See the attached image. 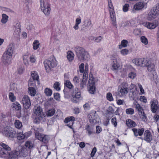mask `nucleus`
Segmentation results:
<instances>
[{
    "instance_id": "f257e3e1",
    "label": "nucleus",
    "mask_w": 159,
    "mask_h": 159,
    "mask_svg": "<svg viewBox=\"0 0 159 159\" xmlns=\"http://www.w3.org/2000/svg\"><path fill=\"white\" fill-rule=\"evenodd\" d=\"M74 50L79 60L83 61L89 59V54L83 48L80 47H76L75 48Z\"/></svg>"
},
{
    "instance_id": "f03ea898",
    "label": "nucleus",
    "mask_w": 159,
    "mask_h": 159,
    "mask_svg": "<svg viewBox=\"0 0 159 159\" xmlns=\"http://www.w3.org/2000/svg\"><path fill=\"white\" fill-rule=\"evenodd\" d=\"M72 98L71 100L75 103H78L82 100L81 93L80 90L77 88H75L70 92Z\"/></svg>"
},
{
    "instance_id": "7ed1b4c3",
    "label": "nucleus",
    "mask_w": 159,
    "mask_h": 159,
    "mask_svg": "<svg viewBox=\"0 0 159 159\" xmlns=\"http://www.w3.org/2000/svg\"><path fill=\"white\" fill-rule=\"evenodd\" d=\"M33 112L35 119L34 122L36 123H39L40 120H42L44 117L42 109L40 106H35L34 108Z\"/></svg>"
},
{
    "instance_id": "20e7f679",
    "label": "nucleus",
    "mask_w": 159,
    "mask_h": 159,
    "mask_svg": "<svg viewBox=\"0 0 159 159\" xmlns=\"http://www.w3.org/2000/svg\"><path fill=\"white\" fill-rule=\"evenodd\" d=\"M44 65L46 72H49L52 69L56 66L57 63L56 59L54 57H52L45 60Z\"/></svg>"
},
{
    "instance_id": "39448f33",
    "label": "nucleus",
    "mask_w": 159,
    "mask_h": 159,
    "mask_svg": "<svg viewBox=\"0 0 159 159\" xmlns=\"http://www.w3.org/2000/svg\"><path fill=\"white\" fill-rule=\"evenodd\" d=\"M23 60L25 65L26 66H28L29 65V61L32 64L35 63L37 61V58L34 55H32L29 57L27 54L24 55L23 56Z\"/></svg>"
},
{
    "instance_id": "423d86ee",
    "label": "nucleus",
    "mask_w": 159,
    "mask_h": 159,
    "mask_svg": "<svg viewBox=\"0 0 159 159\" xmlns=\"http://www.w3.org/2000/svg\"><path fill=\"white\" fill-rule=\"evenodd\" d=\"M12 57V55L4 52L1 58L2 63L6 66L10 65L11 63Z\"/></svg>"
},
{
    "instance_id": "0eeeda50",
    "label": "nucleus",
    "mask_w": 159,
    "mask_h": 159,
    "mask_svg": "<svg viewBox=\"0 0 159 159\" xmlns=\"http://www.w3.org/2000/svg\"><path fill=\"white\" fill-rule=\"evenodd\" d=\"M0 146L3 148H0V157H4L8 153L7 151H11V148L8 145L2 143H0Z\"/></svg>"
},
{
    "instance_id": "6e6552de",
    "label": "nucleus",
    "mask_w": 159,
    "mask_h": 159,
    "mask_svg": "<svg viewBox=\"0 0 159 159\" xmlns=\"http://www.w3.org/2000/svg\"><path fill=\"white\" fill-rule=\"evenodd\" d=\"M38 130H39L38 129H37V130H36V132L35 133L36 138L45 143H47L50 139L49 136L48 135H44L39 133L38 132L39 131Z\"/></svg>"
},
{
    "instance_id": "1a4fd4ad",
    "label": "nucleus",
    "mask_w": 159,
    "mask_h": 159,
    "mask_svg": "<svg viewBox=\"0 0 159 159\" xmlns=\"http://www.w3.org/2000/svg\"><path fill=\"white\" fill-rule=\"evenodd\" d=\"M111 61L112 62V69L113 70H117L120 67L119 64V58L116 55L113 56L111 57Z\"/></svg>"
},
{
    "instance_id": "9d476101",
    "label": "nucleus",
    "mask_w": 159,
    "mask_h": 159,
    "mask_svg": "<svg viewBox=\"0 0 159 159\" xmlns=\"http://www.w3.org/2000/svg\"><path fill=\"white\" fill-rule=\"evenodd\" d=\"M88 117L91 123L95 124L100 121L99 118L96 114V111H93L89 114Z\"/></svg>"
},
{
    "instance_id": "9b49d317",
    "label": "nucleus",
    "mask_w": 159,
    "mask_h": 159,
    "mask_svg": "<svg viewBox=\"0 0 159 159\" xmlns=\"http://www.w3.org/2000/svg\"><path fill=\"white\" fill-rule=\"evenodd\" d=\"M148 59L142 58H136L133 59L132 62L138 66H144L146 64Z\"/></svg>"
},
{
    "instance_id": "f8f14e48",
    "label": "nucleus",
    "mask_w": 159,
    "mask_h": 159,
    "mask_svg": "<svg viewBox=\"0 0 159 159\" xmlns=\"http://www.w3.org/2000/svg\"><path fill=\"white\" fill-rule=\"evenodd\" d=\"M143 25L145 27L150 30L155 29L158 25V22L154 21L152 22H144Z\"/></svg>"
},
{
    "instance_id": "ddd939ff",
    "label": "nucleus",
    "mask_w": 159,
    "mask_h": 159,
    "mask_svg": "<svg viewBox=\"0 0 159 159\" xmlns=\"http://www.w3.org/2000/svg\"><path fill=\"white\" fill-rule=\"evenodd\" d=\"M21 103H22L24 108L26 109H28L31 106V102L30 98L26 95H24L22 100Z\"/></svg>"
},
{
    "instance_id": "4468645a",
    "label": "nucleus",
    "mask_w": 159,
    "mask_h": 159,
    "mask_svg": "<svg viewBox=\"0 0 159 159\" xmlns=\"http://www.w3.org/2000/svg\"><path fill=\"white\" fill-rule=\"evenodd\" d=\"M150 104L151 111L153 113H155L159 108L158 101L155 99H153L151 101Z\"/></svg>"
},
{
    "instance_id": "2eb2a0df",
    "label": "nucleus",
    "mask_w": 159,
    "mask_h": 159,
    "mask_svg": "<svg viewBox=\"0 0 159 159\" xmlns=\"http://www.w3.org/2000/svg\"><path fill=\"white\" fill-rule=\"evenodd\" d=\"M18 148L19 150L15 151L18 156L25 157L28 155V151L25 148L19 146Z\"/></svg>"
},
{
    "instance_id": "dca6fc26",
    "label": "nucleus",
    "mask_w": 159,
    "mask_h": 159,
    "mask_svg": "<svg viewBox=\"0 0 159 159\" xmlns=\"http://www.w3.org/2000/svg\"><path fill=\"white\" fill-rule=\"evenodd\" d=\"M84 64L81 63L79 66V71L80 73H84L83 75L85 74L86 76H88V72L89 70V65L88 64H86L85 69Z\"/></svg>"
},
{
    "instance_id": "f3484780",
    "label": "nucleus",
    "mask_w": 159,
    "mask_h": 159,
    "mask_svg": "<svg viewBox=\"0 0 159 159\" xmlns=\"http://www.w3.org/2000/svg\"><path fill=\"white\" fill-rule=\"evenodd\" d=\"M31 133L30 132H27L23 133V132H18L17 133L16 137L17 139L19 140H22L25 138H27L30 136Z\"/></svg>"
},
{
    "instance_id": "a211bd4d",
    "label": "nucleus",
    "mask_w": 159,
    "mask_h": 159,
    "mask_svg": "<svg viewBox=\"0 0 159 159\" xmlns=\"http://www.w3.org/2000/svg\"><path fill=\"white\" fill-rule=\"evenodd\" d=\"M40 8L41 10H50L51 9L50 4L48 3L46 0H40Z\"/></svg>"
},
{
    "instance_id": "6ab92c4d",
    "label": "nucleus",
    "mask_w": 159,
    "mask_h": 159,
    "mask_svg": "<svg viewBox=\"0 0 159 159\" xmlns=\"http://www.w3.org/2000/svg\"><path fill=\"white\" fill-rule=\"evenodd\" d=\"M159 14V11H151L148 14V19L151 20L156 18Z\"/></svg>"
},
{
    "instance_id": "aec40b11",
    "label": "nucleus",
    "mask_w": 159,
    "mask_h": 159,
    "mask_svg": "<svg viewBox=\"0 0 159 159\" xmlns=\"http://www.w3.org/2000/svg\"><path fill=\"white\" fill-rule=\"evenodd\" d=\"M15 49V45L14 43H11L8 45L6 50L5 52L13 55Z\"/></svg>"
},
{
    "instance_id": "412c9836",
    "label": "nucleus",
    "mask_w": 159,
    "mask_h": 159,
    "mask_svg": "<svg viewBox=\"0 0 159 159\" xmlns=\"http://www.w3.org/2000/svg\"><path fill=\"white\" fill-rule=\"evenodd\" d=\"M132 130L135 136L137 137L138 136H141L143 134L144 129L143 128L138 129L134 128L132 129Z\"/></svg>"
},
{
    "instance_id": "4be33fe9",
    "label": "nucleus",
    "mask_w": 159,
    "mask_h": 159,
    "mask_svg": "<svg viewBox=\"0 0 159 159\" xmlns=\"http://www.w3.org/2000/svg\"><path fill=\"white\" fill-rule=\"evenodd\" d=\"M30 78L35 80L37 82L39 85L40 84L39 81V76L38 72L35 71H32L31 72V77Z\"/></svg>"
},
{
    "instance_id": "5701e85b",
    "label": "nucleus",
    "mask_w": 159,
    "mask_h": 159,
    "mask_svg": "<svg viewBox=\"0 0 159 159\" xmlns=\"http://www.w3.org/2000/svg\"><path fill=\"white\" fill-rule=\"evenodd\" d=\"M144 139L148 142L152 140V136L150 132L148 130H146L144 134Z\"/></svg>"
},
{
    "instance_id": "b1692460",
    "label": "nucleus",
    "mask_w": 159,
    "mask_h": 159,
    "mask_svg": "<svg viewBox=\"0 0 159 159\" xmlns=\"http://www.w3.org/2000/svg\"><path fill=\"white\" fill-rule=\"evenodd\" d=\"M119 95L120 97H123L125 96L128 93V88H119Z\"/></svg>"
},
{
    "instance_id": "393cba45",
    "label": "nucleus",
    "mask_w": 159,
    "mask_h": 159,
    "mask_svg": "<svg viewBox=\"0 0 159 159\" xmlns=\"http://www.w3.org/2000/svg\"><path fill=\"white\" fill-rule=\"evenodd\" d=\"M111 19L113 25L116 26V14L114 11H110V12Z\"/></svg>"
},
{
    "instance_id": "a878e982",
    "label": "nucleus",
    "mask_w": 159,
    "mask_h": 159,
    "mask_svg": "<svg viewBox=\"0 0 159 159\" xmlns=\"http://www.w3.org/2000/svg\"><path fill=\"white\" fill-rule=\"evenodd\" d=\"M10 89L11 90L13 91L16 93H18L20 92V89L19 86L14 83H11L10 85Z\"/></svg>"
},
{
    "instance_id": "bb28decb",
    "label": "nucleus",
    "mask_w": 159,
    "mask_h": 159,
    "mask_svg": "<svg viewBox=\"0 0 159 159\" xmlns=\"http://www.w3.org/2000/svg\"><path fill=\"white\" fill-rule=\"evenodd\" d=\"M145 6V4L144 3V2H143L137 3L134 5V7L135 10H140L143 8Z\"/></svg>"
},
{
    "instance_id": "cd10ccee",
    "label": "nucleus",
    "mask_w": 159,
    "mask_h": 159,
    "mask_svg": "<svg viewBox=\"0 0 159 159\" xmlns=\"http://www.w3.org/2000/svg\"><path fill=\"white\" fill-rule=\"evenodd\" d=\"M145 66H147L148 70L149 71H152L154 69V64L152 63L148 59L147 60Z\"/></svg>"
},
{
    "instance_id": "c85d7f7f",
    "label": "nucleus",
    "mask_w": 159,
    "mask_h": 159,
    "mask_svg": "<svg viewBox=\"0 0 159 159\" xmlns=\"http://www.w3.org/2000/svg\"><path fill=\"white\" fill-rule=\"evenodd\" d=\"M74 54L71 51H68L67 53L66 57L70 62L72 61L74 59Z\"/></svg>"
},
{
    "instance_id": "c756f323",
    "label": "nucleus",
    "mask_w": 159,
    "mask_h": 159,
    "mask_svg": "<svg viewBox=\"0 0 159 159\" xmlns=\"http://www.w3.org/2000/svg\"><path fill=\"white\" fill-rule=\"evenodd\" d=\"M132 94L131 95V97L133 98L134 100H136L138 99L139 93L137 90L136 88L134 91L131 92Z\"/></svg>"
},
{
    "instance_id": "7c9ffc66",
    "label": "nucleus",
    "mask_w": 159,
    "mask_h": 159,
    "mask_svg": "<svg viewBox=\"0 0 159 159\" xmlns=\"http://www.w3.org/2000/svg\"><path fill=\"white\" fill-rule=\"evenodd\" d=\"M88 76H86L85 74L83 75V80L80 84V86L81 88H84L86 85L87 82V79Z\"/></svg>"
},
{
    "instance_id": "2f4dec72",
    "label": "nucleus",
    "mask_w": 159,
    "mask_h": 159,
    "mask_svg": "<svg viewBox=\"0 0 159 159\" xmlns=\"http://www.w3.org/2000/svg\"><path fill=\"white\" fill-rule=\"evenodd\" d=\"M126 125L129 127H133L136 125V123L130 119H128L126 120Z\"/></svg>"
},
{
    "instance_id": "473e14b6",
    "label": "nucleus",
    "mask_w": 159,
    "mask_h": 159,
    "mask_svg": "<svg viewBox=\"0 0 159 159\" xmlns=\"http://www.w3.org/2000/svg\"><path fill=\"white\" fill-rule=\"evenodd\" d=\"M95 89V85L88 84V90L90 93L91 94H94L96 91Z\"/></svg>"
},
{
    "instance_id": "72a5a7b5",
    "label": "nucleus",
    "mask_w": 159,
    "mask_h": 159,
    "mask_svg": "<svg viewBox=\"0 0 159 159\" xmlns=\"http://www.w3.org/2000/svg\"><path fill=\"white\" fill-rule=\"evenodd\" d=\"M128 43V41L124 39L122 40L120 44L118 46L119 49H121L123 48L126 47L127 46Z\"/></svg>"
},
{
    "instance_id": "f704fd0d",
    "label": "nucleus",
    "mask_w": 159,
    "mask_h": 159,
    "mask_svg": "<svg viewBox=\"0 0 159 159\" xmlns=\"http://www.w3.org/2000/svg\"><path fill=\"white\" fill-rule=\"evenodd\" d=\"M17 156L15 152H11L8 154V159H17Z\"/></svg>"
},
{
    "instance_id": "c9c22d12",
    "label": "nucleus",
    "mask_w": 159,
    "mask_h": 159,
    "mask_svg": "<svg viewBox=\"0 0 159 159\" xmlns=\"http://www.w3.org/2000/svg\"><path fill=\"white\" fill-rule=\"evenodd\" d=\"M25 70V69L24 66H20L17 68L16 73L17 75H20L24 73Z\"/></svg>"
},
{
    "instance_id": "e433bc0d",
    "label": "nucleus",
    "mask_w": 159,
    "mask_h": 159,
    "mask_svg": "<svg viewBox=\"0 0 159 159\" xmlns=\"http://www.w3.org/2000/svg\"><path fill=\"white\" fill-rule=\"evenodd\" d=\"M8 20V16L5 14H3L2 15V18L1 21L2 23L3 24H6Z\"/></svg>"
},
{
    "instance_id": "4c0bfd02",
    "label": "nucleus",
    "mask_w": 159,
    "mask_h": 159,
    "mask_svg": "<svg viewBox=\"0 0 159 159\" xmlns=\"http://www.w3.org/2000/svg\"><path fill=\"white\" fill-rule=\"evenodd\" d=\"M12 129V128L11 127H6L3 129L2 131V133L3 134L7 137L9 133Z\"/></svg>"
},
{
    "instance_id": "58836bf2",
    "label": "nucleus",
    "mask_w": 159,
    "mask_h": 159,
    "mask_svg": "<svg viewBox=\"0 0 159 159\" xmlns=\"http://www.w3.org/2000/svg\"><path fill=\"white\" fill-rule=\"evenodd\" d=\"M134 104L135 106L136 109L138 111V112L143 111V109L142 107L137 102H134Z\"/></svg>"
},
{
    "instance_id": "ea45409f",
    "label": "nucleus",
    "mask_w": 159,
    "mask_h": 159,
    "mask_svg": "<svg viewBox=\"0 0 159 159\" xmlns=\"http://www.w3.org/2000/svg\"><path fill=\"white\" fill-rule=\"evenodd\" d=\"M11 107L14 110H19L21 108L20 104L17 102L13 103Z\"/></svg>"
},
{
    "instance_id": "a19ab883",
    "label": "nucleus",
    "mask_w": 159,
    "mask_h": 159,
    "mask_svg": "<svg viewBox=\"0 0 159 159\" xmlns=\"http://www.w3.org/2000/svg\"><path fill=\"white\" fill-rule=\"evenodd\" d=\"M138 115L139 117L142 120L145 121L146 120L147 116L144 112V111L140 112H138Z\"/></svg>"
},
{
    "instance_id": "79ce46f5",
    "label": "nucleus",
    "mask_w": 159,
    "mask_h": 159,
    "mask_svg": "<svg viewBox=\"0 0 159 159\" xmlns=\"http://www.w3.org/2000/svg\"><path fill=\"white\" fill-rule=\"evenodd\" d=\"M14 125L15 127L18 129H20L22 127V123L18 120H15Z\"/></svg>"
},
{
    "instance_id": "37998d69",
    "label": "nucleus",
    "mask_w": 159,
    "mask_h": 159,
    "mask_svg": "<svg viewBox=\"0 0 159 159\" xmlns=\"http://www.w3.org/2000/svg\"><path fill=\"white\" fill-rule=\"evenodd\" d=\"M29 93L32 96H34L36 93L35 89L33 87H30L28 89Z\"/></svg>"
},
{
    "instance_id": "c03bdc74",
    "label": "nucleus",
    "mask_w": 159,
    "mask_h": 159,
    "mask_svg": "<svg viewBox=\"0 0 159 159\" xmlns=\"http://www.w3.org/2000/svg\"><path fill=\"white\" fill-rule=\"evenodd\" d=\"M8 97L10 100L12 102H15L16 99V96L14 95V93L12 92H10L9 93Z\"/></svg>"
},
{
    "instance_id": "a18cd8bd",
    "label": "nucleus",
    "mask_w": 159,
    "mask_h": 159,
    "mask_svg": "<svg viewBox=\"0 0 159 159\" xmlns=\"http://www.w3.org/2000/svg\"><path fill=\"white\" fill-rule=\"evenodd\" d=\"M40 44L39 41L37 40H35L33 43V49L35 50H37L39 48Z\"/></svg>"
},
{
    "instance_id": "49530a36",
    "label": "nucleus",
    "mask_w": 159,
    "mask_h": 159,
    "mask_svg": "<svg viewBox=\"0 0 159 159\" xmlns=\"http://www.w3.org/2000/svg\"><path fill=\"white\" fill-rule=\"evenodd\" d=\"M65 85L68 88L71 89L74 86L70 81L69 80H66L64 82Z\"/></svg>"
},
{
    "instance_id": "de8ad7c7",
    "label": "nucleus",
    "mask_w": 159,
    "mask_h": 159,
    "mask_svg": "<svg viewBox=\"0 0 159 159\" xmlns=\"http://www.w3.org/2000/svg\"><path fill=\"white\" fill-rule=\"evenodd\" d=\"M55 112V110L54 109H51L46 112V115L48 116H52Z\"/></svg>"
},
{
    "instance_id": "09e8293b",
    "label": "nucleus",
    "mask_w": 159,
    "mask_h": 159,
    "mask_svg": "<svg viewBox=\"0 0 159 159\" xmlns=\"http://www.w3.org/2000/svg\"><path fill=\"white\" fill-rule=\"evenodd\" d=\"M44 93L47 96H50L52 95V91L51 89L47 88L44 89Z\"/></svg>"
},
{
    "instance_id": "8fccbe9b",
    "label": "nucleus",
    "mask_w": 159,
    "mask_h": 159,
    "mask_svg": "<svg viewBox=\"0 0 159 159\" xmlns=\"http://www.w3.org/2000/svg\"><path fill=\"white\" fill-rule=\"evenodd\" d=\"M95 80L92 75H89V84L95 85Z\"/></svg>"
},
{
    "instance_id": "3c124183",
    "label": "nucleus",
    "mask_w": 159,
    "mask_h": 159,
    "mask_svg": "<svg viewBox=\"0 0 159 159\" xmlns=\"http://www.w3.org/2000/svg\"><path fill=\"white\" fill-rule=\"evenodd\" d=\"M106 98L107 100L110 102L114 100L112 94L110 92H108L107 93Z\"/></svg>"
},
{
    "instance_id": "603ef678",
    "label": "nucleus",
    "mask_w": 159,
    "mask_h": 159,
    "mask_svg": "<svg viewBox=\"0 0 159 159\" xmlns=\"http://www.w3.org/2000/svg\"><path fill=\"white\" fill-rule=\"evenodd\" d=\"M16 134V131H14L13 129H12L9 133L7 137L9 138H13L15 137Z\"/></svg>"
},
{
    "instance_id": "864d4df0",
    "label": "nucleus",
    "mask_w": 159,
    "mask_h": 159,
    "mask_svg": "<svg viewBox=\"0 0 159 159\" xmlns=\"http://www.w3.org/2000/svg\"><path fill=\"white\" fill-rule=\"evenodd\" d=\"M120 53L122 56L127 55L129 52V51L127 49H123L120 51Z\"/></svg>"
},
{
    "instance_id": "5fc2aeb1",
    "label": "nucleus",
    "mask_w": 159,
    "mask_h": 159,
    "mask_svg": "<svg viewBox=\"0 0 159 159\" xmlns=\"http://www.w3.org/2000/svg\"><path fill=\"white\" fill-rule=\"evenodd\" d=\"M136 76V74L134 72H130L128 75V77L131 79H134Z\"/></svg>"
},
{
    "instance_id": "6e6d98bb",
    "label": "nucleus",
    "mask_w": 159,
    "mask_h": 159,
    "mask_svg": "<svg viewBox=\"0 0 159 159\" xmlns=\"http://www.w3.org/2000/svg\"><path fill=\"white\" fill-rule=\"evenodd\" d=\"M141 42L145 45H147L148 43L147 39L144 36H142L140 38Z\"/></svg>"
},
{
    "instance_id": "4d7b16f0",
    "label": "nucleus",
    "mask_w": 159,
    "mask_h": 159,
    "mask_svg": "<svg viewBox=\"0 0 159 159\" xmlns=\"http://www.w3.org/2000/svg\"><path fill=\"white\" fill-rule=\"evenodd\" d=\"M125 112L127 114L132 115L134 114V110L133 108H129L126 109Z\"/></svg>"
},
{
    "instance_id": "13d9d810",
    "label": "nucleus",
    "mask_w": 159,
    "mask_h": 159,
    "mask_svg": "<svg viewBox=\"0 0 159 159\" xmlns=\"http://www.w3.org/2000/svg\"><path fill=\"white\" fill-rule=\"evenodd\" d=\"M16 26H17V27L16 28L15 32L17 34H19L20 33L21 27H20V24L19 23H17L16 24Z\"/></svg>"
},
{
    "instance_id": "bf43d9fd",
    "label": "nucleus",
    "mask_w": 159,
    "mask_h": 159,
    "mask_svg": "<svg viewBox=\"0 0 159 159\" xmlns=\"http://www.w3.org/2000/svg\"><path fill=\"white\" fill-rule=\"evenodd\" d=\"M91 20L89 19L86 20L84 21V25L85 27H89L91 25Z\"/></svg>"
},
{
    "instance_id": "052dcab7",
    "label": "nucleus",
    "mask_w": 159,
    "mask_h": 159,
    "mask_svg": "<svg viewBox=\"0 0 159 159\" xmlns=\"http://www.w3.org/2000/svg\"><path fill=\"white\" fill-rule=\"evenodd\" d=\"M36 80L30 78L29 81L28 85L29 86H34L35 84Z\"/></svg>"
},
{
    "instance_id": "680f3d73",
    "label": "nucleus",
    "mask_w": 159,
    "mask_h": 159,
    "mask_svg": "<svg viewBox=\"0 0 159 159\" xmlns=\"http://www.w3.org/2000/svg\"><path fill=\"white\" fill-rule=\"evenodd\" d=\"M25 145L26 147L30 149L33 147V144L30 141H27L26 142Z\"/></svg>"
},
{
    "instance_id": "e2e57ef3",
    "label": "nucleus",
    "mask_w": 159,
    "mask_h": 159,
    "mask_svg": "<svg viewBox=\"0 0 159 159\" xmlns=\"http://www.w3.org/2000/svg\"><path fill=\"white\" fill-rule=\"evenodd\" d=\"M53 87L57 91H59L60 90V83L58 82H56L54 84Z\"/></svg>"
},
{
    "instance_id": "0e129e2a",
    "label": "nucleus",
    "mask_w": 159,
    "mask_h": 159,
    "mask_svg": "<svg viewBox=\"0 0 159 159\" xmlns=\"http://www.w3.org/2000/svg\"><path fill=\"white\" fill-rule=\"evenodd\" d=\"M73 81V82L75 85H78L79 83V79L77 76H75L74 78Z\"/></svg>"
},
{
    "instance_id": "69168bd1",
    "label": "nucleus",
    "mask_w": 159,
    "mask_h": 159,
    "mask_svg": "<svg viewBox=\"0 0 159 159\" xmlns=\"http://www.w3.org/2000/svg\"><path fill=\"white\" fill-rule=\"evenodd\" d=\"M73 112L74 114H78L80 112V109L78 107H75L73 109Z\"/></svg>"
},
{
    "instance_id": "338daca9",
    "label": "nucleus",
    "mask_w": 159,
    "mask_h": 159,
    "mask_svg": "<svg viewBox=\"0 0 159 159\" xmlns=\"http://www.w3.org/2000/svg\"><path fill=\"white\" fill-rule=\"evenodd\" d=\"M133 33L135 35H139L141 34V32L140 29H137L134 30Z\"/></svg>"
},
{
    "instance_id": "774afa93",
    "label": "nucleus",
    "mask_w": 159,
    "mask_h": 159,
    "mask_svg": "<svg viewBox=\"0 0 159 159\" xmlns=\"http://www.w3.org/2000/svg\"><path fill=\"white\" fill-rule=\"evenodd\" d=\"M138 87L139 89L140 93H139L140 95H142L144 93V90L143 89L142 85L139 84H138Z\"/></svg>"
}]
</instances>
